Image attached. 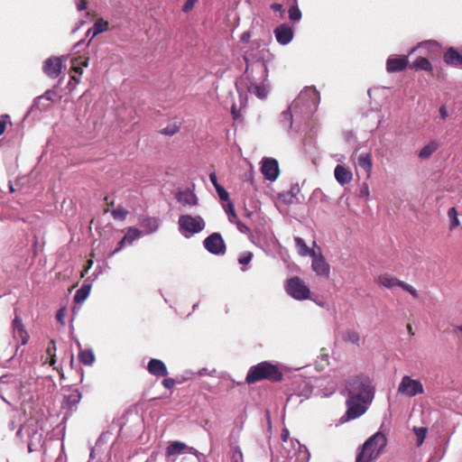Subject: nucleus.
Wrapping results in <instances>:
<instances>
[{
  "label": "nucleus",
  "mask_w": 462,
  "mask_h": 462,
  "mask_svg": "<svg viewBox=\"0 0 462 462\" xmlns=\"http://www.w3.org/2000/svg\"><path fill=\"white\" fill-rule=\"evenodd\" d=\"M252 257H253L252 253H250V252L245 253L239 256L238 263L242 265H246L251 262Z\"/></svg>",
  "instance_id": "47"
},
{
  "label": "nucleus",
  "mask_w": 462,
  "mask_h": 462,
  "mask_svg": "<svg viewBox=\"0 0 462 462\" xmlns=\"http://www.w3.org/2000/svg\"><path fill=\"white\" fill-rule=\"evenodd\" d=\"M345 338L346 341L356 345H360V336L359 334L355 330H349L346 333Z\"/></svg>",
  "instance_id": "41"
},
{
  "label": "nucleus",
  "mask_w": 462,
  "mask_h": 462,
  "mask_svg": "<svg viewBox=\"0 0 462 462\" xmlns=\"http://www.w3.org/2000/svg\"><path fill=\"white\" fill-rule=\"evenodd\" d=\"M327 380L322 378H315L310 380H302L300 384L299 394L305 398L312 395L319 397H328L335 393L337 385L335 383L326 384Z\"/></svg>",
  "instance_id": "3"
},
{
  "label": "nucleus",
  "mask_w": 462,
  "mask_h": 462,
  "mask_svg": "<svg viewBox=\"0 0 462 462\" xmlns=\"http://www.w3.org/2000/svg\"><path fill=\"white\" fill-rule=\"evenodd\" d=\"M54 92L52 91H46L42 97H45L47 100L52 101L53 100Z\"/></svg>",
  "instance_id": "59"
},
{
  "label": "nucleus",
  "mask_w": 462,
  "mask_h": 462,
  "mask_svg": "<svg viewBox=\"0 0 462 462\" xmlns=\"http://www.w3.org/2000/svg\"><path fill=\"white\" fill-rule=\"evenodd\" d=\"M185 448H186L185 443L180 442V441H174L168 446V448L166 449V453H167V456H173L176 454L182 453L185 450Z\"/></svg>",
  "instance_id": "33"
},
{
  "label": "nucleus",
  "mask_w": 462,
  "mask_h": 462,
  "mask_svg": "<svg viewBox=\"0 0 462 462\" xmlns=\"http://www.w3.org/2000/svg\"><path fill=\"white\" fill-rule=\"evenodd\" d=\"M271 9L274 13H280V17L281 18L284 17V13L285 12H284V9H283V5L282 4L273 3V4L271 5Z\"/></svg>",
  "instance_id": "48"
},
{
  "label": "nucleus",
  "mask_w": 462,
  "mask_h": 462,
  "mask_svg": "<svg viewBox=\"0 0 462 462\" xmlns=\"http://www.w3.org/2000/svg\"><path fill=\"white\" fill-rule=\"evenodd\" d=\"M128 210L125 209L122 206H118L116 208L111 210V215L115 219H119L121 221L125 220L128 216Z\"/></svg>",
  "instance_id": "39"
},
{
  "label": "nucleus",
  "mask_w": 462,
  "mask_h": 462,
  "mask_svg": "<svg viewBox=\"0 0 462 462\" xmlns=\"http://www.w3.org/2000/svg\"><path fill=\"white\" fill-rule=\"evenodd\" d=\"M66 316V309L65 308H61L58 310L57 314H56V319L59 322H60L62 325H64V318Z\"/></svg>",
  "instance_id": "51"
},
{
  "label": "nucleus",
  "mask_w": 462,
  "mask_h": 462,
  "mask_svg": "<svg viewBox=\"0 0 462 462\" xmlns=\"http://www.w3.org/2000/svg\"><path fill=\"white\" fill-rule=\"evenodd\" d=\"M198 374L200 375V376H203V375H206V374L211 375L212 373L208 372V370L207 368H202V369L199 370Z\"/></svg>",
  "instance_id": "61"
},
{
  "label": "nucleus",
  "mask_w": 462,
  "mask_h": 462,
  "mask_svg": "<svg viewBox=\"0 0 462 462\" xmlns=\"http://www.w3.org/2000/svg\"><path fill=\"white\" fill-rule=\"evenodd\" d=\"M438 148L439 143L435 141H431L420 151L418 156L421 160L429 159Z\"/></svg>",
  "instance_id": "29"
},
{
  "label": "nucleus",
  "mask_w": 462,
  "mask_h": 462,
  "mask_svg": "<svg viewBox=\"0 0 462 462\" xmlns=\"http://www.w3.org/2000/svg\"><path fill=\"white\" fill-rule=\"evenodd\" d=\"M179 131V128L178 127H174V128H164L163 129V134H167V135H173L174 134H176L177 132Z\"/></svg>",
  "instance_id": "58"
},
{
  "label": "nucleus",
  "mask_w": 462,
  "mask_h": 462,
  "mask_svg": "<svg viewBox=\"0 0 462 462\" xmlns=\"http://www.w3.org/2000/svg\"><path fill=\"white\" fill-rule=\"evenodd\" d=\"M55 351H56V346L54 340H51L49 343V346L47 347V354L51 357V365H53L55 363Z\"/></svg>",
  "instance_id": "45"
},
{
  "label": "nucleus",
  "mask_w": 462,
  "mask_h": 462,
  "mask_svg": "<svg viewBox=\"0 0 462 462\" xmlns=\"http://www.w3.org/2000/svg\"><path fill=\"white\" fill-rule=\"evenodd\" d=\"M8 427L11 430H14L15 429V424L14 420H11L8 424Z\"/></svg>",
  "instance_id": "63"
},
{
  "label": "nucleus",
  "mask_w": 462,
  "mask_h": 462,
  "mask_svg": "<svg viewBox=\"0 0 462 462\" xmlns=\"http://www.w3.org/2000/svg\"><path fill=\"white\" fill-rule=\"evenodd\" d=\"M369 195H370V191H369L368 184L363 183L360 188V190H359V197L368 199Z\"/></svg>",
  "instance_id": "49"
},
{
  "label": "nucleus",
  "mask_w": 462,
  "mask_h": 462,
  "mask_svg": "<svg viewBox=\"0 0 462 462\" xmlns=\"http://www.w3.org/2000/svg\"><path fill=\"white\" fill-rule=\"evenodd\" d=\"M439 111L441 119L445 120L448 116V111L444 106H441Z\"/></svg>",
  "instance_id": "57"
},
{
  "label": "nucleus",
  "mask_w": 462,
  "mask_h": 462,
  "mask_svg": "<svg viewBox=\"0 0 462 462\" xmlns=\"http://www.w3.org/2000/svg\"><path fill=\"white\" fill-rule=\"evenodd\" d=\"M409 292L411 294V296L413 298H418V291H414V290H411V291H409Z\"/></svg>",
  "instance_id": "64"
},
{
  "label": "nucleus",
  "mask_w": 462,
  "mask_h": 462,
  "mask_svg": "<svg viewBox=\"0 0 462 462\" xmlns=\"http://www.w3.org/2000/svg\"><path fill=\"white\" fill-rule=\"evenodd\" d=\"M261 172L270 181H274L280 173L278 162L273 158H264L262 161Z\"/></svg>",
  "instance_id": "12"
},
{
  "label": "nucleus",
  "mask_w": 462,
  "mask_h": 462,
  "mask_svg": "<svg viewBox=\"0 0 462 462\" xmlns=\"http://www.w3.org/2000/svg\"><path fill=\"white\" fill-rule=\"evenodd\" d=\"M19 386V380L14 374H5L0 377L1 391H16Z\"/></svg>",
  "instance_id": "21"
},
{
  "label": "nucleus",
  "mask_w": 462,
  "mask_h": 462,
  "mask_svg": "<svg viewBox=\"0 0 462 462\" xmlns=\"http://www.w3.org/2000/svg\"><path fill=\"white\" fill-rule=\"evenodd\" d=\"M386 444V437L382 432H376L363 444L356 462H370L375 459Z\"/></svg>",
  "instance_id": "4"
},
{
  "label": "nucleus",
  "mask_w": 462,
  "mask_h": 462,
  "mask_svg": "<svg viewBox=\"0 0 462 462\" xmlns=\"http://www.w3.org/2000/svg\"><path fill=\"white\" fill-rule=\"evenodd\" d=\"M282 379V374L279 370V367L274 364L263 361L250 367L245 377V382L251 384L263 380L279 382Z\"/></svg>",
  "instance_id": "1"
},
{
  "label": "nucleus",
  "mask_w": 462,
  "mask_h": 462,
  "mask_svg": "<svg viewBox=\"0 0 462 462\" xmlns=\"http://www.w3.org/2000/svg\"><path fill=\"white\" fill-rule=\"evenodd\" d=\"M162 384L166 389H171L175 384V380L173 378H165L162 380Z\"/></svg>",
  "instance_id": "52"
},
{
  "label": "nucleus",
  "mask_w": 462,
  "mask_h": 462,
  "mask_svg": "<svg viewBox=\"0 0 462 462\" xmlns=\"http://www.w3.org/2000/svg\"><path fill=\"white\" fill-rule=\"evenodd\" d=\"M90 291H77L74 296L76 306L73 307L72 311L75 315L80 309V305L88 298Z\"/></svg>",
  "instance_id": "31"
},
{
  "label": "nucleus",
  "mask_w": 462,
  "mask_h": 462,
  "mask_svg": "<svg viewBox=\"0 0 462 462\" xmlns=\"http://www.w3.org/2000/svg\"><path fill=\"white\" fill-rule=\"evenodd\" d=\"M5 118H9V116L5 115L2 118H0V135L5 132L6 127V122L5 120Z\"/></svg>",
  "instance_id": "54"
},
{
  "label": "nucleus",
  "mask_w": 462,
  "mask_h": 462,
  "mask_svg": "<svg viewBox=\"0 0 462 462\" xmlns=\"http://www.w3.org/2000/svg\"><path fill=\"white\" fill-rule=\"evenodd\" d=\"M178 224L180 231L186 237L201 232L206 226L200 216L193 217L191 215H181L179 217Z\"/></svg>",
  "instance_id": "5"
},
{
  "label": "nucleus",
  "mask_w": 462,
  "mask_h": 462,
  "mask_svg": "<svg viewBox=\"0 0 462 462\" xmlns=\"http://www.w3.org/2000/svg\"><path fill=\"white\" fill-rule=\"evenodd\" d=\"M127 244V240H125V236L118 242L117 247L113 251L112 254L118 253Z\"/></svg>",
  "instance_id": "53"
},
{
  "label": "nucleus",
  "mask_w": 462,
  "mask_h": 462,
  "mask_svg": "<svg viewBox=\"0 0 462 462\" xmlns=\"http://www.w3.org/2000/svg\"><path fill=\"white\" fill-rule=\"evenodd\" d=\"M62 68V61L60 58L53 57L49 58L44 62L43 70L44 72L51 78H57Z\"/></svg>",
  "instance_id": "14"
},
{
  "label": "nucleus",
  "mask_w": 462,
  "mask_h": 462,
  "mask_svg": "<svg viewBox=\"0 0 462 462\" xmlns=\"http://www.w3.org/2000/svg\"><path fill=\"white\" fill-rule=\"evenodd\" d=\"M345 391L347 396H357L374 399V387L369 376L363 374L350 376L345 383Z\"/></svg>",
  "instance_id": "2"
},
{
  "label": "nucleus",
  "mask_w": 462,
  "mask_h": 462,
  "mask_svg": "<svg viewBox=\"0 0 462 462\" xmlns=\"http://www.w3.org/2000/svg\"><path fill=\"white\" fill-rule=\"evenodd\" d=\"M414 432L417 437V445L420 446L426 438L427 429L423 427L414 428Z\"/></svg>",
  "instance_id": "43"
},
{
  "label": "nucleus",
  "mask_w": 462,
  "mask_h": 462,
  "mask_svg": "<svg viewBox=\"0 0 462 462\" xmlns=\"http://www.w3.org/2000/svg\"><path fill=\"white\" fill-rule=\"evenodd\" d=\"M312 269L319 275L328 276L329 273V265L327 263L325 258L320 254L312 256Z\"/></svg>",
  "instance_id": "22"
},
{
  "label": "nucleus",
  "mask_w": 462,
  "mask_h": 462,
  "mask_svg": "<svg viewBox=\"0 0 462 462\" xmlns=\"http://www.w3.org/2000/svg\"><path fill=\"white\" fill-rule=\"evenodd\" d=\"M289 295L297 300H310L318 306L328 308L329 301L328 298L323 295H317L315 291H287Z\"/></svg>",
  "instance_id": "10"
},
{
  "label": "nucleus",
  "mask_w": 462,
  "mask_h": 462,
  "mask_svg": "<svg viewBox=\"0 0 462 462\" xmlns=\"http://www.w3.org/2000/svg\"><path fill=\"white\" fill-rule=\"evenodd\" d=\"M280 199L285 204H292L296 200V196L292 191H287L280 194Z\"/></svg>",
  "instance_id": "42"
},
{
  "label": "nucleus",
  "mask_w": 462,
  "mask_h": 462,
  "mask_svg": "<svg viewBox=\"0 0 462 462\" xmlns=\"http://www.w3.org/2000/svg\"><path fill=\"white\" fill-rule=\"evenodd\" d=\"M443 60L446 64L454 67H462V55L453 47L448 48L444 53Z\"/></svg>",
  "instance_id": "23"
},
{
  "label": "nucleus",
  "mask_w": 462,
  "mask_h": 462,
  "mask_svg": "<svg viewBox=\"0 0 462 462\" xmlns=\"http://www.w3.org/2000/svg\"><path fill=\"white\" fill-rule=\"evenodd\" d=\"M357 164L360 168H362L367 177L369 178L372 171L373 162H372V155L369 152L362 153L357 158Z\"/></svg>",
  "instance_id": "26"
},
{
  "label": "nucleus",
  "mask_w": 462,
  "mask_h": 462,
  "mask_svg": "<svg viewBox=\"0 0 462 462\" xmlns=\"http://www.w3.org/2000/svg\"><path fill=\"white\" fill-rule=\"evenodd\" d=\"M89 59L88 57H75L70 60V80L68 83L69 90H73L80 81V76L83 74V68L88 66Z\"/></svg>",
  "instance_id": "8"
},
{
  "label": "nucleus",
  "mask_w": 462,
  "mask_h": 462,
  "mask_svg": "<svg viewBox=\"0 0 462 462\" xmlns=\"http://www.w3.org/2000/svg\"><path fill=\"white\" fill-rule=\"evenodd\" d=\"M290 432L287 429H283L282 431V441H287L289 439Z\"/></svg>",
  "instance_id": "60"
},
{
  "label": "nucleus",
  "mask_w": 462,
  "mask_h": 462,
  "mask_svg": "<svg viewBox=\"0 0 462 462\" xmlns=\"http://www.w3.org/2000/svg\"><path fill=\"white\" fill-rule=\"evenodd\" d=\"M419 49H427L430 52H438L440 49L439 44L435 41H426L423 42H420L417 47L413 48L411 51V53L414 52L416 50Z\"/></svg>",
  "instance_id": "32"
},
{
  "label": "nucleus",
  "mask_w": 462,
  "mask_h": 462,
  "mask_svg": "<svg viewBox=\"0 0 462 462\" xmlns=\"http://www.w3.org/2000/svg\"><path fill=\"white\" fill-rule=\"evenodd\" d=\"M209 180H210L211 183L213 184V186L215 187V189H217V187H218V186H221L217 182V175L214 172L209 174Z\"/></svg>",
  "instance_id": "56"
},
{
  "label": "nucleus",
  "mask_w": 462,
  "mask_h": 462,
  "mask_svg": "<svg viewBox=\"0 0 462 462\" xmlns=\"http://www.w3.org/2000/svg\"><path fill=\"white\" fill-rule=\"evenodd\" d=\"M216 190L220 200L229 202V193L224 189V187L218 186Z\"/></svg>",
  "instance_id": "44"
},
{
  "label": "nucleus",
  "mask_w": 462,
  "mask_h": 462,
  "mask_svg": "<svg viewBox=\"0 0 462 462\" xmlns=\"http://www.w3.org/2000/svg\"><path fill=\"white\" fill-rule=\"evenodd\" d=\"M251 93H254L257 97L263 99L267 96V89L264 86L255 85L249 88Z\"/></svg>",
  "instance_id": "40"
},
{
  "label": "nucleus",
  "mask_w": 462,
  "mask_h": 462,
  "mask_svg": "<svg viewBox=\"0 0 462 462\" xmlns=\"http://www.w3.org/2000/svg\"><path fill=\"white\" fill-rule=\"evenodd\" d=\"M236 224H237V227H238V229H239L241 232H244V230H245H245H248V228H247L244 224H242L240 221H237V222H236Z\"/></svg>",
  "instance_id": "62"
},
{
  "label": "nucleus",
  "mask_w": 462,
  "mask_h": 462,
  "mask_svg": "<svg viewBox=\"0 0 462 462\" xmlns=\"http://www.w3.org/2000/svg\"><path fill=\"white\" fill-rule=\"evenodd\" d=\"M88 8V2L87 0H79V2L77 4V9L79 11H83Z\"/></svg>",
  "instance_id": "55"
},
{
  "label": "nucleus",
  "mask_w": 462,
  "mask_h": 462,
  "mask_svg": "<svg viewBox=\"0 0 462 462\" xmlns=\"http://www.w3.org/2000/svg\"><path fill=\"white\" fill-rule=\"evenodd\" d=\"M371 402L372 400L365 397L347 396L346 402L347 410L345 421L355 420L363 415L367 410L368 403Z\"/></svg>",
  "instance_id": "6"
},
{
  "label": "nucleus",
  "mask_w": 462,
  "mask_h": 462,
  "mask_svg": "<svg viewBox=\"0 0 462 462\" xmlns=\"http://www.w3.org/2000/svg\"><path fill=\"white\" fill-rule=\"evenodd\" d=\"M13 335L15 339H20L22 345H25L29 339V336L25 331L22 320L15 317L13 321Z\"/></svg>",
  "instance_id": "20"
},
{
  "label": "nucleus",
  "mask_w": 462,
  "mask_h": 462,
  "mask_svg": "<svg viewBox=\"0 0 462 462\" xmlns=\"http://www.w3.org/2000/svg\"><path fill=\"white\" fill-rule=\"evenodd\" d=\"M378 284L380 286L385 287L387 289H393L395 287H400L401 289H412L411 286L407 285L405 282L398 280L397 278L390 275V274H383L378 277Z\"/></svg>",
  "instance_id": "15"
},
{
  "label": "nucleus",
  "mask_w": 462,
  "mask_h": 462,
  "mask_svg": "<svg viewBox=\"0 0 462 462\" xmlns=\"http://www.w3.org/2000/svg\"><path fill=\"white\" fill-rule=\"evenodd\" d=\"M176 199L183 206L192 207L198 205V198L189 189L178 191L176 194Z\"/></svg>",
  "instance_id": "18"
},
{
  "label": "nucleus",
  "mask_w": 462,
  "mask_h": 462,
  "mask_svg": "<svg viewBox=\"0 0 462 462\" xmlns=\"http://www.w3.org/2000/svg\"><path fill=\"white\" fill-rule=\"evenodd\" d=\"M26 430L28 435L27 448L28 451H36L42 445V433L40 432L34 424H28L25 427H20L16 432V436L22 438L23 430Z\"/></svg>",
  "instance_id": "9"
},
{
  "label": "nucleus",
  "mask_w": 462,
  "mask_h": 462,
  "mask_svg": "<svg viewBox=\"0 0 462 462\" xmlns=\"http://www.w3.org/2000/svg\"><path fill=\"white\" fill-rule=\"evenodd\" d=\"M414 70H424L432 73L433 67L430 61L425 57H418L411 65Z\"/></svg>",
  "instance_id": "27"
},
{
  "label": "nucleus",
  "mask_w": 462,
  "mask_h": 462,
  "mask_svg": "<svg viewBox=\"0 0 462 462\" xmlns=\"http://www.w3.org/2000/svg\"><path fill=\"white\" fill-rule=\"evenodd\" d=\"M274 36L276 41L281 45H287L291 42L294 36V30L292 25L284 23L277 26L274 31Z\"/></svg>",
  "instance_id": "13"
},
{
  "label": "nucleus",
  "mask_w": 462,
  "mask_h": 462,
  "mask_svg": "<svg viewBox=\"0 0 462 462\" xmlns=\"http://www.w3.org/2000/svg\"><path fill=\"white\" fill-rule=\"evenodd\" d=\"M81 397L82 395L79 390L76 389L72 391L68 396H66L63 402V408H68L70 411L75 410L77 405L79 403Z\"/></svg>",
  "instance_id": "25"
},
{
  "label": "nucleus",
  "mask_w": 462,
  "mask_h": 462,
  "mask_svg": "<svg viewBox=\"0 0 462 462\" xmlns=\"http://www.w3.org/2000/svg\"><path fill=\"white\" fill-rule=\"evenodd\" d=\"M226 212L229 214L230 221L233 222L235 219H237V215L236 213L234 205L230 201L227 204V210H226Z\"/></svg>",
  "instance_id": "50"
},
{
  "label": "nucleus",
  "mask_w": 462,
  "mask_h": 462,
  "mask_svg": "<svg viewBox=\"0 0 462 462\" xmlns=\"http://www.w3.org/2000/svg\"><path fill=\"white\" fill-rule=\"evenodd\" d=\"M79 360L85 365H92L95 362V355L92 349L81 350L79 353Z\"/></svg>",
  "instance_id": "30"
},
{
  "label": "nucleus",
  "mask_w": 462,
  "mask_h": 462,
  "mask_svg": "<svg viewBox=\"0 0 462 462\" xmlns=\"http://www.w3.org/2000/svg\"><path fill=\"white\" fill-rule=\"evenodd\" d=\"M148 372L157 377L168 375V369L166 365L160 359L152 358L147 365Z\"/></svg>",
  "instance_id": "16"
},
{
  "label": "nucleus",
  "mask_w": 462,
  "mask_h": 462,
  "mask_svg": "<svg viewBox=\"0 0 462 462\" xmlns=\"http://www.w3.org/2000/svg\"><path fill=\"white\" fill-rule=\"evenodd\" d=\"M298 253L301 256H315L316 253L313 249H310L301 237H295L294 239Z\"/></svg>",
  "instance_id": "28"
},
{
  "label": "nucleus",
  "mask_w": 462,
  "mask_h": 462,
  "mask_svg": "<svg viewBox=\"0 0 462 462\" xmlns=\"http://www.w3.org/2000/svg\"><path fill=\"white\" fill-rule=\"evenodd\" d=\"M198 1L199 0H187L182 6V9H181L182 12L185 14L189 13L191 10L194 9Z\"/></svg>",
  "instance_id": "46"
},
{
  "label": "nucleus",
  "mask_w": 462,
  "mask_h": 462,
  "mask_svg": "<svg viewBox=\"0 0 462 462\" xmlns=\"http://www.w3.org/2000/svg\"><path fill=\"white\" fill-rule=\"evenodd\" d=\"M205 248L213 254H224L226 247L219 233L209 235L203 242Z\"/></svg>",
  "instance_id": "11"
},
{
  "label": "nucleus",
  "mask_w": 462,
  "mask_h": 462,
  "mask_svg": "<svg viewBox=\"0 0 462 462\" xmlns=\"http://www.w3.org/2000/svg\"><path fill=\"white\" fill-rule=\"evenodd\" d=\"M334 174L337 181L342 186L349 183L353 178L352 172L339 164L336 166Z\"/></svg>",
  "instance_id": "24"
},
{
  "label": "nucleus",
  "mask_w": 462,
  "mask_h": 462,
  "mask_svg": "<svg viewBox=\"0 0 462 462\" xmlns=\"http://www.w3.org/2000/svg\"><path fill=\"white\" fill-rule=\"evenodd\" d=\"M143 234V231H141L138 228L135 227H129L125 233V240H127V244L131 245L135 239L139 238Z\"/></svg>",
  "instance_id": "36"
},
{
  "label": "nucleus",
  "mask_w": 462,
  "mask_h": 462,
  "mask_svg": "<svg viewBox=\"0 0 462 462\" xmlns=\"http://www.w3.org/2000/svg\"><path fill=\"white\" fill-rule=\"evenodd\" d=\"M289 19L293 22H298L301 19L302 14L298 6L297 0L293 1V4L288 10Z\"/></svg>",
  "instance_id": "34"
},
{
  "label": "nucleus",
  "mask_w": 462,
  "mask_h": 462,
  "mask_svg": "<svg viewBox=\"0 0 462 462\" xmlns=\"http://www.w3.org/2000/svg\"><path fill=\"white\" fill-rule=\"evenodd\" d=\"M108 26H109V24L106 21H104L102 18L97 19L95 22L93 28H92V30H93L92 38L95 37L96 35L108 30Z\"/></svg>",
  "instance_id": "35"
},
{
  "label": "nucleus",
  "mask_w": 462,
  "mask_h": 462,
  "mask_svg": "<svg viewBox=\"0 0 462 462\" xmlns=\"http://www.w3.org/2000/svg\"><path fill=\"white\" fill-rule=\"evenodd\" d=\"M286 289H308L303 282L297 276L291 277L287 281Z\"/></svg>",
  "instance_id": "38"
},
{
  "label": "nucleus",
  "mask_w": 462,
  "mask_h": 462,
  "mask_svg": "<svg viewBox=\"0 0 462 462\" xmlns=\"http://www.w3.org/2000/svg\"><path fill=\"white\" fill-rule=\"evenodd\" d=\"M398 393L406 397L411 398L424 393V387L420 381L404 375L398 386Z\"/></svg>",
  "instance_id": "7"
},
{
  "label": "nucleus",
  "mask_w": 462,
  "mask_h": 462,
  "mask_svg": "<svg viewBox=\"0 0 462 462\" xmlns=\"http://www.w3.org/2000/svg\"><path fill=\"white\" fill-rule=\"evenodd\" d=\"M139 223L145 235L152 234L159 228V219L150 216L141 217Z\"/></svg>",
  "instance_id": "19"
},
{
  "label": "nucleus",
  "mask_w": 462,
  "mask_h": 462,
  "mask_svg": "<svg viewBox=\"0 0 462 462\" xmlns=\"http://www.w3.org/2000/svg\"><path fill=\"white\" fill-rule=\"evenodd\" d=\"M457 211L456 208H450L448 210V217L450 219V229L453 230L460 225V221L458 219Z\"/></svg>",
  "instance_id": "37"
},
{
  "label": "nucleus",
  "mask_w": 462,
  "mask_h": 462,
  "mask_svg": "<svg viewBox=\"0 0 462 462\" xmlns=\"http://www.w3.org/2000/svg\"><path fill=\"white\" fill-rule=\"evenodd\" d=\"M409 64L407 57L389 58L386 61V69L388 72H399L404 70Z\"/></svg>",
  "instance_id": "17"
}]
</instances>
